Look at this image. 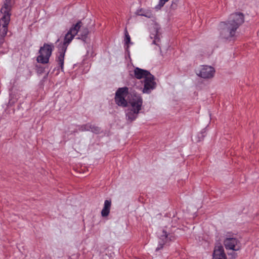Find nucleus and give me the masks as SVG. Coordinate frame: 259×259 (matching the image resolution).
<instances>
[{
  "label": "nucleus",
  "mask_w": 259,
  "mask_h": 259,
  "mask_svg": "<svg viewBox=\"0 0 259 259\" xmlns=\"http://www.w3.org/2000/svg\"><path fill=\"white\" fill-rule=\"evenodd\" d=\"M244 19L241 13L232 14L227 22H223L220 24V34L222 38L229 39L233 37L237 29L243 24Z\"/></svg>",
  "instance_id": "nucleus-1"
},
{
  "label": "nucleus",
  "mask_w": 259,
  "mask_h": 259,
  "mask_svg": "<svg viewBox=\"0 0 259 259\" xmlns=\"http://www.w3.org/2000/svg\"><path fill=\"white\" fill-rule=\"evenodd\" d=\"M127 103L130 106L125 111L126 118L127 121L132 122L138 117L143 104V99L140 95L131 94L128 97Z\"/></svg>",
  "instance_id": "nucleus-2"
},
{
  "label": "nucleus",
  "mask_w": 259,
  "mask_h": 259,
  "mask_svg": "<svg viewBox=\"0 0 259 259\" xmlns=\"http://www.w3.org/2000/svg\"><path fill=\"white\" fill-rule=\"evenodd\" d=\"M224 245L227 250L238 251L241 248L240 241L233 234H227L223 241Z\"/></svg>",
  "instance_id": "nucleus-3"
},
{
  "label": "nucleus",
  "mask_w": 259,
  "mask_h": 259,
  "mask_svg": "<svg viewBox=\"0 0 259 259\" xmlns=\"http://www.w3.org/2000/svg\"><path fill=\"white\" fill-rule=\"evenodd\" d=\"M54 48L53 45L45 44L44 46L40 47L39 56L37 57V61L42 64H47L49 62V58L52 55Z\"/></svg>",
  "instance_id": "nucleus-4"
},
{
  "label": "nucleus",
  "mask_w": 259,
  "mask_h": 259,
  "mask_svg": "<svg viewBox=\"0 0 259 259\" xmlns=\"http://www.w3.org/2000/svg\"><path fill=\"white\" fill-rule=\"evenodd\" d=\"M81 26V22L79 21L72 28H71L69 31L66 34L64 37L63 43L59 47L64 49V50H67L68 46L71 42L74 37L78 32Z\"/></svg>",
  "instance_id": "nucleus-5"
},
{
  "label": "nucleus",
  "mask_w": 259,
  "mask_h": 259,
  "mask_svg": "<svg viewBox=\"0 0 259 259\" xmlns=\"http://www.w3.org/2000/svg\"><path fill=\"white\" fill-rule=\"evenodd\" d=\"M128 89L127 87L119 88L115 93V103L120 106L126 107L127 101L125 98L127 96Z\"/></svg>",
  "instance_id": "nucleus-6"
},
{
  "label": "nucleus",
  "mask_w": 259,
  "mask_h": 259,
  "mask_svg": "<svg viewBox=\"0 0 259 259\" xmlns=\"http://www.w3.org/2000/svg\"><path fill=\"white\" fill-rule=\"evenodd\" d=\"M198 76L204 79H210L213 77L215 73V69L213 67L208 65L200 66L196 70Z\"/></svg>",
  "instance_id": "nucleus-7"
},
{
  "label": "nucleus",
  "mask_w": 259,
  "mask_h": 259,
  "mask_svg": "<svg viewBox=\"0 0 259 259\" xmlns=\"http://www.w3.org/2000/svg\"><path fill=\"white\" fill-rule=\"evenodd\" d=\"M156 86V83L154 80V77L151 74H150L144 79V85L143 89V93L149 94L154 90Z\"/></svg>",
  "instance_id": "nucleus-8"
},
{
  "label": "nucleus",
  "mask_w": 259,
  "mask_h": 259,
  "mask_svg": "<svg viewBox=\"0 0 259 259\" xmlns=\"http://www.w3.org/2000/svg\"><path fill=\"white\" fill-rule=\"evenodd\" d=\"M10 17L7 16H3L0 19V35L5 37L8 32V26L10 23Z\"/></svg>",
  "instance_id": "nucleus-9"
},
{
  "label": "nucleus",
  "mask_w": 259,
  "mask_h": 259,
  "mask_svg": "<svg viewBox=\"0 0 259 259\" xmlns=\"http://www.w3.org/2000/svg\"><path fill=\"white\" fill-rule=\"evenodd\" d=\"M14 4V0H5L4 5L1 9L3 16H11V11Z\"/></svg>",
  "instance_id": "nucleus-10"
},
{
  "label": "nucleus",
  "mask_w": 259,
  "mask_h": 259,
  "mask_svg": "<svg viewBox=\"0 0 259 259\" xmlns=\"http://www.w3.org/2000/svg\"><path fill=\"white\" fill-rule=\"evenodd\" d=\"M175 237L172 234L167 233L165 231H162V235H161L160 239L162 242H159L158 246L156 248V250L158 251L163 247V245L168 241L175 240Z\"/></svg>",
  "instance_id": "nucleus-11"
},
{
  "label": "nucleus",
  "mask_w": 259,
  "mask_h": 259,
  "mask_svg": "<svg viewBox=\"0 0 259 259\" xmlns=\"http://www.w3.org/2000/svg\"><path fill=\"white\" fill-rule=\"evenodd\" d=\"M212 259H227L223 246L220 245L215 246Z\"/></svg>",
  "instance_id": "nucleus-12"
},
{
  "label": "nucleus",
  "mask_w": 259,
  "mask_h": 259,
  "mask_svg": "<svg viewBox=\"0 0 259 259\" xmlns=\"http://www.w3.org/2000/svg\"><path fill=\"white\" fill-rule=\"evenodd\" d=\"M151 74L148 71L136 67L134 70V76L138 79L141 78L145 79L147 76Z\"/></svg>",
  "instance_id": "nucleus-13"
},
{
  "label": "nucleus",
  "mask_w": 259,
  "mask_h": 259,
  "mask_svg": "<svg viewBox=\"0 0 259 259\" xmlns=\"http://www.w3.org/2000/svg\"><path fill=\"white\" fill-rule=\"evenodd\" d=\"M111 206V200H106L104 201V207L101 211V215L103 217H106L109 215L110 213Z\"/></svg>",
  "instance_id": "nucleus-14"
},
{
  "label": "nucleus",
  "mask_w": 259,
  "mask_h": 259,
  "mask_svg": "<svg viewBox=\"0 0 259 259\" xmlns=\"http://www.w3.org/2000/svg\"><path fill=\"white\" fill-rule=\"evenodd\" d=\"M59 55L57 58V61L59 65L60 66L61 69L63 70L64 61V56L66 53V50H64L61 48L59 47Z\"/></svg>",
  "instance_id": "nucleus-15"
},
{
  "label": "nucleus",
  "mask_w": 259,
  "mask_h": 259,
  "mask_svg": "<svg viewBox=\"0 0 259 259\" xmlns=\"http://www.w3.org/2000/svg\"><path fill=\"white\" fill-rule=\"evenodd\" d=\"M136 14L139 16H145L149 18H152L153 17L152 12L150 9H145L142 8L137 10Z\"/></svg>",
  "instance_id": "nucleus-16"
},
{
  "label": "nucleus",
  "mask_w": 259,
  "mask_h": 259,
  "mask_svg": "<svg viewBox=\"0 0 259 259\" xmlns=\"http://www.w3.org/2000/svg\"><path fill=\"white\" fill-rule=\"evenodd\" d=\"M90 130H91V123H90L82 125L79 128V130L81 132L90 131Z\"/></svg>",
  "instance_id": "nucleus-17"
},
{
  "label": "nucleus",
  "mask_w": 259,
  "mask_h": 259,
  "mask_svg": "<svg viewBox=\"0 0 259 259\" xmlns=\"http://www.w3.org/2000/svg\"><path fill=\"white\" fill-rule=\"evenodd\" d=\"M90 131L95 134H98L101 132V129L98 126H97L94 124L91 123V130Z\"/></svg>",
  "instance_id": "nucleus-18"
},
{
  "label": "nucleus",
  "mask_w": 259,
  "mask_h": 259,
  "mask_svg": "<svg viewBox=\"0 0 259 259\" xmlns=\"http://www.w3.org/2000/svg\"><path fill=\"white\" fill-rule=\"evenodd\" d=\"M89 33L88 29L86 28L82 29L80 31V35L82 39H84L86 38L88 34Z\"/></svg>",
  "instance_id": "nucleus-19"
},
{
  "label": "nucleus",
  "mask_w": 259,
  "mask_h": 259,
  "mask_svg": "<svg viewBox=\"0 0 259 259\" xmlns=\"http://www.w3.org/2000/svg\"><path fill=\"white\" fill-rule=\"evenodd\" d=\"M124 41H125V44L126 45H128L131 42V37L126 30L125 32Z\"/></svg>",
  "instance_id": "nucleus-20"
},
{
  "label": "nucleus",
  "mask_w": 259,
  "mask_h": 259,
  "mask_svg": "<svg viewBox=\"0 0 259 259\" xmlns=\"http://www.w3.org/2000/svg\"><path fill=\"white\" fill-rule=\"evenodd\" d=\"M169 0H159V4L155 7L156 9H159L164 6L165 3Z\"/></svg>",
  "instance_id": "nucleus-21"
},
{
  "label": "nucleus",
  "mask_w": 259,
  "mask_h": 259,
  "mask_svg": "<svg viewBox=\"0 0 259 259\" xmlns=\"http://www.w3.org/2000/svg\"><path fill=\"white\" fill-rule=\"evenodd\" d=\"M204 137V133H200L198 135V139L196 140V141L197 142L200 141L201 140V139H202Z\"/></svg>",
  "instance_id": "nucleus-22"
},
{
  "label": "nucleus",
  "mask_w": 259,
  "mask_h": 259,
  "mask_svg": "<svg viewBox=\"0 0 259 259\" xmlns=\"http://www.w3.org/2000/svg\"><path fill=\"white\" fill-rule=\"evenodd\" d=\"M159 41V38L158 37V36L156 35L155 36L154 40L153 41V44H155L156 45H158V42Z\"/></svg>",
  "instance_id": "nucleus-23"
},
{
  "label": "nucleus",
  "mask_w": 259,
  "mask_h": 259,
  "mask_svg": "<svg viewBox=\"0 0 259 259\" xmlns=\"http://www.w3.org/2000/svg\"><path fill=\"white\" fill-rule=\"evenodd\" d=\"M4 42V37H2L0 39V44L2 45Z\"/></svg>",
  "instance_id": "nucleus-24"
}]
</instances>
